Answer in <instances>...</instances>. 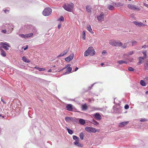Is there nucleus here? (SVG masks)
Instances as JSON below:
<instances>
[{"instance_id": "nucleus-53", "label": "nucleus", "mask_w": 148, "mask_h": 148, "mask_svg": "<svg viewBox=\"0 0 148 148\" xmlns=\"http://www.w3.org/2000/svg\"><path fill=\"white\" fill-rule=\"evenodd\" d=\"M28 48V46L27 45L26 46V47L25 48H24V50H26V49H27Z\"/></svg>"}, {"instance_id": "nucleus-20", "label": "nucleus", "mask_w": 148, "mask_h": 148, "mask_svg": "<svg viewBox=\"0 0 148 148\" xmlns=\"http://www.w3.org/2000/svg\"><path fill=\"white\" fill-rule=\"evenodd\" d=\"M91 48H89V49H88L87 51H86L84 53V56H87L89 55H90V53H89L88 51L89 50H90L89 49Z\"/></svg>"}, {"instance_id": "nucleus-47", "label": "nucleus", "mask_w": 148, "mask_h": 148, "mask_svg": "<svg viewBox=\"0 0 148 148\" xmlns=\"http://www.w3.org/2000/svg\"><path fill=\"white\" fill-rule=\"evenodd\" d=\"M79 142V138L78 139V140H75V141L73 143L75 144V143H78Z\"/></svg>"}, {"instance_id": "nucleus-38", "label": "nucleus", "mask_w": 148, "mask_h": 148, "mask_svg": "<svg viewBox=\"0 0 148 148\" xmlns=\"http://www.w3.org/2000/svg\"><path fill=\"white\" fill-rule=\"evenodd\" d=\"M59 20L61 21H63L64 20V17L62 16H60L59 18Z\"/></svg>"}, {"instance_id": "nucleus-33", "label": "nucleus", "mask_w": 148, "mask_h": 148, "mask_svg": "<svg viewBox=\"0 0 148 148\" xmlns=\"http://www.w3.org/2000/svg\"><path fill=\"white\" fill-rule=\"evenodd\" d=\"M74 145L77 146H78V147H82V145L80 143H79V142L78 143H75Z\"/></svg>"}, {"instance_id": "nucleus-26", "label": "nucleus", "mask_w": 148, "mask_h": 148, "mask_svg": "<svg viewBox=\"0 0 148 148\" xmlns=\"http://www.w3.org/2000/svg\"><path fill=\"white\" fill-rule=\"evenodd\" d=\"M79 136L81 140H83L84 139V133L82 132L81 133L79 134Z\"/></svg>"}, {"instance_id": "nucleus-2", "label": "nucleus", "mask_w": 148, "mask_h": 148, "mask_svg": "<svg viewBox=\"0 0 148 148\" xmlns=\"http://www.w3.org/2000/svg\"><path fill=\"white\" fill-rule=\"evenodd\" d=\"M109 44L111 45L117 47L121 46L122 43L119 41H116L115 40H111L109 41Z\"/></svg>"}, {"instance_id": "nucleus-63", "label": "nucleus", "mask_w": 148, "mask_h": 148, "mask_svg": "<svg viewBox=\"0 0 148 148\" xmlns=\"http://www.w3.org/2000/svg\"><path fill=\"white\" fill-rule=\"evenodd\" d=\"M1 116H2V115H1V114H0V117H1Z\"/></svg>"}, {"instance_id": "nucleus-59", "label": "nucleus", "mask_w": 148, "mask_h": 148, "mask_svg": "<svg viewBox=\"0 0 148 148\" xmlns=\"http://www.w3.org/2000/svg\"><path fill=\"white\" fill-rule=\"evenodd\" d=\"M104 64L103 63H102L101 64V66H103Z\"/></svg>"}, {"instance_id": "nucleus-46", "label": "nucleus", "mask_w": 148, "mask_h": 148, "mask_svg": "<svg viewBox=\"0 0 148 148\" xmlns=\"http://www.w3.org/2000/svg\"><path fill=\"white\" fill-rule=\"evenodd\" d=\"M70 118L69 117H66L65 118V121H68L69 120H70Z\"/></svg>"}, {"instance_id": "nucleus-28", "label": "nucleus", "mask_w": 148, "mask_h": 148, "mask_svg": "<svg viewBox=\"0 0 148 148\" xmlns=\"http://www.w3.org/2000/svg\"><path fill=\"white\" fill-rule=\"evenodd\" d=\"M140 85L143 86H146L145 83V82L143 80H140Z\"/></svg>"}, {"instance_id": "nucleus-23", "label": "nucleus", "mask_w": 148, "mask_h": 148, "mask_svg": "<svg viewBox=\"0 0 148 148\" xmlns=\"http://www.w3.org/2000/svg\"><path fill=\"white\" fill-rule=\"evenodd\" d=\"M82 38L84 40H85L86 39V32L85 31H83L82 34Z\"/></svg>"}, {"instance_id": "nucleus-6", "label": "nucleus", "mask_w": 148, "mask_h": 148, "mask_svg": "<svg viewBox=\"0 0 148 148\" xmlns=\"http://www.w3.org/2000/svg\"><path fill=\"white\" fill-rule=\"evenodd\" d=\"M104 14L102 12L99 15L97 16V18L99 22H102L104 21Z\"/></svg>"}, {"instance_id": "nucleus-45", "label": "nucleus", "mask_w": 148, "mask_h": 148, "mask_svg": "<svg viewBox=\"0 0 148 148\" xmlns=\"http://www.w3.org/2000/svg\"><path fill=\"white\" fill-rule=\"evenodd\" d=\"M145 80L147 83H148V77H146L145 78Z\"/></svg>"}, {"instance_id": "nucleus-27", "label": "nucleus", "mask_w": 148, "mask_h": 148, "mask_svg": "<svg viewBox=\"0 0 148 148\" xmlns=\"http://www.w3.org/2000/svg\"><path fill=\"white\" fill-rule=\"evenodd\" d=\"M108 9L110 10H113L114 9V7L113 6L111 5H108Z\"/></svg>"}, {"instance_id": "nucleus-19", "label": "nucleus", "mask_w": 148, "mask_h": 148, "mask_svg": "<svg viewBox=\"0 0 148 148\" xmlns=\"http://www.w3.org/2000/svg\"><path fill=\"white\" fill-rule=\"evenodd\" d=\"M79 122V123L82 125H84L85 123V121L82 119H80Z\"/></svg>"}, {"instance_id": "nucleus-5", "label": "nucleus", "mask_w": 148, "mask_h": 148, "mask_svg": "<svg viewBox=\"0 0 148 148\" xmlns=\"http://www.w3.org/2000/svg\"><path fill=\"white\" fill-rule=\"evenodd\" d=\"M85 130L87 132H90L95 133L97 132V130L95 128L86 127L85 128Z\"/></svg>"}, {"instance_id": "nucleus-49", "label": "nucleus", "mask_w": 148, "mask_h": 148, "mask_svg": "<svg viewBox=\"0 0 148 148\" xmlns=\"http://www.w3.org/2000/svg\"><path fill=\"white\" fill-rule=\"evenodd\" d=\"M107 52L106 51V50H103V51H102V54H105V53H107Z\"/></svg>"}, {"instance_id": "nucleus-61", "label": "nucleus", "mask_w": 148, "mask_h": 148, "mask_svg": "<svg viewBox=\"0 0 148 148\" xmlns=\"http://www.w3.org/2000/svg\"><path fill=\"white\" fill-rule=\"evenodd\" d=\"M148 93V91H146V92H145V93H146V94H147V93Z\"/></svg>"}, {"instance_id": "nucleus-22", "label": "nucleus", "mask_w": 148, "mask_h": 148, "mask_svg": "<svg viewBox=\"0 0 148 148\" xmlns=\"http://www.w3.org/2000/svg\"><path fill=\"white\" fill-rule=\"evenodd\" d=\"M117 63L119 64H127V62L126 61L124 60H120L117 62Z\"/></svg>"}, {"instance_id": "nucleus-39", "label": "nucleus", "mask_w": 148, "mask_h": 148, "mask_svg": "<svg viewBox=\"0 0 148 148\" xmlns=\"http://www.w3.org/2000/svg\"><path fill=\"white\" fill-rule=\"evenodd\" d=\"M132 45L133 46L136 45L137 43V42L135 40H133L132 42Z\"/></svg>"}, {"instance_id": "nucleus-60", "label": "nucleus", "mask_w": 148, "mask_h": 148, "mask_svg": "<svg viewBox=\"0 0 148 148\" xmlns=\"http://www.w3.org/2000/svg\"><path fill=\"white\" fill-rule=\"evenodd\" d=\"M1 101H2L3 102H4V103H5V102H4V101H3V100L2 99H1Z\"/></svg>"}, {"instance_id": "nucleus-4", "label": "nucleus", "mask_w": 148, "mask_h": 148, "mask_svg": "<svg viewBox=\"0 0 148 148\" xmlns=\"http://www.w3.org/2000/svg\"><path fill=\"white\" fill-rule=\"evenodd\" d=\"M0 45H1V46L0 47L1 48H3L6 50H9V48L8 47H10V45L9 44L6 42H0Z\"/></svg>"}, {"instance_id": "nucleus-52", "label": "nucleus", "mask_w": 148, "mask_h": 148, "mask_svg": "<svg viewBox=\"0 0 148 148\" xmlns=\"http://www.w3.org/2000/svg\"><path fill=\"white\" fill-rule=\"evenodd\" d=\"M61 23H60V24H58V29L60 28L61 26Z\"/></svg>"}, {"instance_id": "nucleus-29", "label": "nucleus", "mask_w": 148, "mask_h": 148, "mask_svg": "<svg viewBox=\"0 0 148 148\" xmlns=\"http://www.w3.org/2000/svg\"><path fill=\"white\" fill-rule=\"evenodd\" d=\"M88 107L86 104H84L82 106V108L84 110H86L87 108Z\"/></svg>"}, {"instance_id": "nucleus-10", "label": "nucleus", "mask_w": 148, "mask_h": 148, "mask_svg": "<svg viewBox=\"0 0 148 148\" xmlns=\"http://www.w3.org/2000/svg\"><path fill=\"white\" fill-rule=\"evenodd\" d=\"M91 48L89 49L88 52L90 53V55L91 56H93L95 53V52L94 51V49L92 47H90L88 49Z\"/></svg>"}, {"instance_id": "nucleus-35", "label": "nucleus", "mask_w": 148, "mask_h": 148, "mask_svg": "<svg viewBox=\"0 0 148 148\" xmlns=\"http://www.w3.org/2000/svg\"><path fill=\"white\" fill-rule=\"evenodd\" d=\"M129 71H134V69L132 67H129L128 68Z\"/></svg>"}, {"instance_id": "nucleus-62", "label": "nucleus", "mask_w": 148, "mask_h": 148, "mask_svg": "<svg viewBox=\"0 0 148 148\" xmlns=\"http://www.w3.org/2000/svg\"><path fill=\"white\" fill-rule=\"evenodd\" d=\"M1 117H2V118H4V116H2H2Z\"/></svg>"}, {"instance_id": "nucleus-55", "label": "nucleus", "mask_w": 148, "mask_h": 148, "mask_svg": "<svg viewBox=\"0 0 148 148\" xmlns=\"http://www.w3.org/2000/svg\"><path fill=\"white\" fill-rule=\"evenodd\" d=\"M144 5L146 7L148 8V5L146 4V3H144Z\"/></svg>"}, {"instance_id": "nucleus-34", "label": "nucleus", "mask_w": 148, "mask_h": 148, "mask_svg": "<svg viewBox=\"0 0 148 148\" xmlns=\"http://www.w3.org/2000/svg\"><path fill=\"white\" fill-rule=\"evenodd\" d=\"M67 130L68 132L70 134H72L73 133V132L72 130H71L68 128L67 129Z\"/></svg>"}, {"instance_id": "nucleus-42", "label": "nucleus", "mask_w": 148, "mask_h": 148, "mask_svg": "<svg viewBox=\"0 0 148 148\" xmlns=\"http://www.w3.org/2000/svg\"><path fill=\"white\" fill-rule=\"evenodd\" d=\"M19 36H20L22 38H26V35H24V34H20L19 35Z\"/></svg>"}, {"instance_id": "nucleus-43", "label": "nucleus", "mask_w": 148, "mask_h": 148, "mask_svg": "<svg viewBox=\"0 0 148 148\" xmlns=\"http://www.w3.org/2000/svg\"><path fill=\"white\" fill-rule=\"evenodd\" d=\"M64 54L63 53H62L59 55L58 56V57H60L64 56Z\"/></svg>"}, {"instance_id": "nucleus-57", "label": "nucleus", "mask_w": 148, "mask_h": 148, "mask_svg": "<svg viewBox=\"0 0 148 148\" xmlns=\"http://www.w3.org/2000/svg\"><path fill=\"white\" fill-rule=\"evenodd\" d=\"M3 11H4V12L5 13H6L7 12H8V11L7 10H3Z\"/></svg>"}, {"instance_id": "nucleus-11", "label": "nucleus", "mask_w": 148, "mask_h": 148, "mask_svg": "<svg viewBox=\"0 0 148 148\" xmlns=\"http://www.w3.org/2000/svg\"><path fill=\"white\" fill-rule=\"evenodd\" d=\"M94 117L97 120H100L102 119L101 116L99 113H97L95 114Z\"/></svg>"}, {"instance_id": "nucleus-51", "label": "nucleus", "mask_w": 148, "mask_h": 148, "mask_svg": "<svg viewBox=\"0 0 148 148\" xmlns=\"http://www.w3.org/2000/svg\"><path fill=\"white\" fill-rule=\"evenodd\" d=\"M126 46H127V44L125 43L124 44V46H123L122 47L123 48H125L126 47Z\"/></svg>"}, {"instance_id": "nucleus-7", "label": "nucleus", "mask_w": 148, "mask_h": 148, "mask_svg": "<svg viewBox=\"0 0 148 148\" xmlns=\"http://www.w3.org/2000/svg\"><path fill=\"white\" fill-rule=\"evenodd\" d=\"M74 54L73 53L71 54L69 56L65 59V60L67 62H69L73 58Z\"/></svg>"}, {"instance_id": "nucleus-13", "label": "nucleus", "mask_w": 148, "mask_h": 148, "mask_svg": "<svg viewBox=\"0 0 148 148\" xmlns=\"http://www.w3.org/2000/svg\"><path fill=\"white\" fill-rule=\"evenodd\" d=\"M129 123L128 121L120 123L119 124V126L120 127H123L127 125Z\"/></svg>"}, {"instance_id": "nucleus-18", "label": "nucleus", "mask_w": 148, "mask_h": 148, "mask_svg": "<svg viewBox=\"0 0 148 148\" xmlns=\"http://www.w3.org/2000/svg\"><path fill=\"white\" fill-rule=\"evenodd\" d=\"M22 60L23 62H25L29 63L30 62V61L25 56H23V57Z\"/></svg>"}, {"instance_id": "nucleus-1", "label": "nucleus", "mask_w": 148, "mask_h": 148, "mask_svg": "<svg viewBox=\"0 0 148 148\" xmlns=\"http://www.w3.org/2000/svg\"><path fill=\"white\" fill-rule=\"evenodd\" d=\"M74 6V4L71 3H64L63 6V7L66 11L71 12L73 10Z\"/></svg>"}, {"instance_id": "nucleus-36", "label": "nucleus", "mask_w": 148, "mask_h": 148, "mask_svg": "<svg viewBox=\"0 0 148 148\" xmlns=\"http://www.w3.org/2000/svg\"><path fill=\"white\" fill-rule=\"evenodd\" d=\"M73 138L75 140H78V139L79 138L77 136H73Z\"/></svg>"}, {"instance_id": "nucleus-15", "label": "nucleus", "mask_w": 148, "mask_h": 148, "mask_svg": "<svg viewBox=\"0 0 148 148\" xmlns=\"http://www.w3.org/2000/svg\"><path fill=\"white\" fill-rule=\"evenodd\" d=\"M144 69L145 70H148V60H146L144 64Z\"/></svg>"}, {"instance_id": "nucleus-56", "label": "nucleus", "mask_w": 148, "mask_h": 148, "mask_svg": "<svg viewBox=\"0 0 148 148\" xmlns=\"http://www.w3.org/2000/svg\"><path fill=\"white\" fill-rule=\"evenodd\" d=\"M78 69V68L77 67H76V68L75 69V71H77V70Z\"/></svg>"}, {"instance_id": "nucleus-25", "label": "nucleus", "mask_w": 148, "mask_h": 148, "mask_svg": "<svg viewBox=\"0 0 148 148\" xmlns=\"http://www.w3.org/2000/svg\"><path fill=\"white\" fill-rule=\"evenodd\" d=\"M86 9L88 12H91V8L89 5L86 7Z\"/></svg>"}, {"instance_id": "nucleus-30", "label": "nucleus", "mask_w": 148, "mask_h": 148, "mask_svg": "<svg viewBox=\"0 0 148 148\" xmlns=\"http://www.w3.org/2000/svg\"><path fill=\"white\" fill-rule=\"evenodd\" d=\"M92 123L96 125H97L99 124V123L98 122L94 119H93L92 121Z\"/></svg>"}, {"instance_id": "nucleus-12", "label": "nucleus", "mask_w": 148, "mask_h": 148, "mask_svg": "<svg viewBox=\"0 0 148 148\" xmlns=\"http://www.w3.org/2000/svg\"><path fill=\"white\" fill-rule=\"evenodd\" d=\"M67 110L69 111H72L73 110V106L71 104H68L66 106Z\"/></svg>"}, {"instance_id": "nucleus-31", "label": "nucleus", "mask_w": 148, "mask_h": 148, "mask_svg": "<svg viewBox=\"0 0 148 148\" xmlns=\"http://www.w3.org/2000/svg\"><path fill=\"white\" fill-rule=\"evenodd\" d=\"M71 66V65L70 64H67L65 66V67L62 69L58 70V71H62L64 69H65L66 68H67L68 67H70V66Z\"/></svg>"}, {"instance_id": "nucleus-41", "label": "nucleus", "mask_w": 148, "mask_h": 148, "mask_svg": "<svg viewBox=\"0 0 148 148\" xmlns=\"http://www.w3.org/2000/svg\"><path fill=\"white\" fill-rule=\"evenodd\" d=\"M68 51L69 50H66L65 51H64L63 53H64V54L65 55L68 52Z\"/></svg>"}, {"instance_id": "nucleus-40", "label": "nucleus", "mask_w": 148, "mask_h": 148, "mask_svg": "<svg viewBox=\"0 0 148 148\" xmlns=\"http://www.w3.org/2000/svg\"><path fill=\"white\" fill-rule=\"evenodd\" d=\"M144 56L143 57H145V59L146 58V51H143V52Z\"/></svg>"}, {"instance_id": "nucleus-17", "label": "nucleus", "mask_w": 148, "mask_h": 148, "mask_svg": "<svg viewBox=\"0 0 148 148\" xmlns=\"http://www.w3.org/2000/svg\"><path fill=\"white\" fill-rule=\"evenodd\" d=\"M67 71L66 72L63 73V75L66 74V73L68 72L69 73H71V71L72 70V68L71 67H68V68H67Z\"/></svg>"}, {"instance_id": "nucleus-9", "label": "nucleus", "mask_w": 148, "mask_h": 148, "mask_svg": "<svg viewBox=\"0 0 148 148\" xmlns=\"http://www.w3.org/2000/svg\"><path fill=\"white\" fill-rule=\"evenodd\" d=\"M133 23L136 25L138 26L139 27H144L146 26L147 25L144 24L142 22H138L136 21H134Z\"/></svg>"}, {"instance_id": "nucleus-44", "label": "nucleus", "mask_w": 148, "mask_h": 148, "mask_svg": "<svg viewBox=\"0 0 148 148\" xmlns=\"http://www.w3.org/2000/svg\"><path fill=\"white\" fill-rule=\"evenodd\" d=\"M129 108V106L128 105H126L125 106L124 108L126 109H128Z\"/></svg>"}, {"instance_id": "nucleus-16", "label": "nucleus", "mask_w": 148, "mask_h": 148, "mask_svg": "<svg viewBox=\"0 0 148 148\" xmlns=\"http://www.w3.org/2000/svg\"><path fill=\"white\" fill-rule=\"evenodd\" d=\"M0 49L1 51V55L4 57L6 56V54L5 51L2 48H1V47H0Z\"/></svg>"}, {"instance_id": "nucleus-32", "label": "nucleus", "mask_w": 148, "mask_h": 148, "mask_svg": "<svg viewBox=\"0 0 148 148\" xmlns=\"http://www.w3.org/2000/svg\"><path fill=\"white\" fill-rule=\"evenodd\" d=\"M33 34L32 33H30L28 34H26V38L32 37L33 36Z\"/></svg>"}, {"instance_id": "nucleus-50", "label": "nucleus", "mask_w": 148, "mask_h": 148, "mask_svg": "<svg viewBox=\"0 0 148 148\" xmlns=\"http://www.w3.org/2000/svg\"><path fill=\"white\" fill-rule=\"evenodd\" d=\"M1 32L3 33H6V31L5 30H2Z\"/></svg>"}, {"instance_id": "nucleus-48", "label": "nucleus", "mask_w": 148, "mask_h": 148, "mask_svg": "<svg viewBox=\"0 0 148 148\" xmlns=\"http://www.w3.org/2000/svg\"><path fill=\"white\" fill-rule=\"evenodd\" d=\"M134 53V52L133 51H130L129 52L128 54L130 55H131L132 54Z\"/></svg>"}, {"instance_id": "nucleus-8", "label": "nucleus", "mask_w": 148, "mask_h": 148, "mask_svg": "<svg viewBox=\"0 0 148 148\" xmlns=\"http://www.w3.org/2000/svg\"><path fill=\"white\" fill-rule=\"evenodd\" d=\"M127 7L128 8L132 10H136L138 11L140 10V8H137L136 5L131 4H128Z\"/></svg>"}, {"instance_id": "nucleus-21", "label": "nucleus", "mask_w": 148, "mask_h": 148, "mask_svg": "<svg viewBox=\"0 0 148 148\" xmlns=\"http://www.w3.org/2000/svg\"><path fill=\"white\" fill-rule=\"evenodd\" d=\"M86 29L90 32L92 34L93 33V32L92 31V28H91L90 25H89L88 26H87Z\"/></svg>"}, {"instance_id": "nucleus-37", "label": "nucleus", "mask_w": 148, "mask_h": 148, "mask_svg": "<svg viewBox=\"0 0 148 148\" xmlns=\"http://www.w3.org/2000/svg\"><path fill=\"white\" fill-rule=\"evenodd\" d=\"M148 121L147 119H145V118L141 119L140 120V122H145V121Z\"/></svg>"}, {"instance_id": "nucleus-24", "label": "nucleus", "mask_w": 148, "mask_h": 148, "mask_svg": "<svg viewBox=\"0 0 148 148\" xmlns=\"http://www.w3.org/2000/svg\"><path fill=\"white\" fill-rule=\"evenodd\" d=\"M34 68L38 70L39 71H42L45 70V69L44 68H40L37 67H35Z\"/></svg>"}, {"instance_id": "nucleus-64", "label": "nucleus", "mask_w": 148, "mask_h": 148, "mask_svg": "<svg viewBox=\"0 0 148 148\" xmlns=\"http://www.w3.org/2000/svg\"><path fill=\"white\" fill-rule=\"evenodd\" d=\"M145 46V45L144 46H143V48L144 47V46Z\"/></svg>"}, {"instance_id": "nucleus-54", "label": "nucleus", "mask_w": 148, "mask_h": 148, "mask_svg": "<svg viewBox=\"0 0 148 148\" xmlns=\"http://www.w3.org/2000/svg\"><path fill=\"white\" fill-rule=\"evenodd\" d=\"M134 60V59L133 58H132L130 60V61L131 62H133Z\"/></svg>"}, {"instance_id": "nucleus-58", "label": "nucleus", "mask_w": 148, "mask_h": 148, "mask_svg": "<svg viewBox=\"0 0 148 148\" xmlns=\"http://www.w3.org/2000/svg\"><path fill=\"white\" fill-rule=\"evenodd\" d=\"M51 72V69H50L48 71V73Z\"/></svg>"}, {"instance_id": "nucleus-3", "label": "nucleus", "mask_w": 148, "mask_h": 148, "mask_svg": "<svg viewBox=\"0 0 148 148\" xmlns=\"http://www.w3.org/2000/svg\"><path fill=\"white\" fill-rule=\"evenodd\" d=\"M51 9L49 8H47L44 10L42 14L45 16H48L51 14Z\"/></svg>"}, {"instance_id": "nucleus-14", "label": "nucleus", "mask_w": 148, "mask_h": 148, "mask_svg": "<svg viewBox=\"0 0 148 148\" xmlns=\"http://www.w3.org/2000/svg\"><path fill=\"white\" fill-rule=\"evenodd\" d=\"M138 59L139 61L138 62L137 64L138 65H139L141 64L142 63V60L145 59V57H138Z\"/></svg>"}]
</instances>
